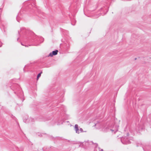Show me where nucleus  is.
<instances>
[{"label":"nucleus","instance_id":"nucleus-1","mask_svg":"<svg viewBox=\"0 0 151 151\" xmlns=\"http://www.w3.org/2000/svg\"><path fill=\"white\" fill-rule=\"evenodd\" d=\"M58 51L57 50L53 51L52 52H50V53L49 56L51 57H52L53 55H55L58 54Z\"/></svg>","mask_w":151,"mask_h":151},{"label":"nucleus","instance_id":"nucleus-2","mask_svg":"<svg viewBox=\"0 0 151 151\" xmlns=\"http://www.w3.org/2000/svg\"><path fill=\"white\" fill-rule=\"evenodd\" d=\"M23 121L25 123H30L29 118H28L27 116L24 118Z\"/></svg>","mask_w":151,"mask_h":151},{"label":"nucleus","instance_id":"nucleus-3","mask_svg":"<svg viewBox=\"0 0 151 151\" xmlns=\"http://www.w3.org/2000/svg\"><path fill=\"white\" fill-rule=\"evenodd\" d=\"M75 129L76 131V133L78 134H79L80 132L79 131L78 126V124H76L75 125Z\"/></svg>","mask_w":151,"mask_h":151},{"label":"nucleus","instance_id":"nucleus-4","mask_svg":"<svg viewBox=\"0 0 151 151\" xmlns=\"http://www.w3.org/2000/svg\"><path fill=\"white\" fill-rule=\"evenodd\" d=\"M20 30L21 32H22V33H23L24 32H25L26 29L24 27H22L21 28Z\"/></svg>","mask_w":151,"mask_h":151},{"label":"nucleus","instance_id":"nucleus-5","mask_svg":"<svg viewBox=\"0 0 151 151\" xmlns=\"http://www.w3.org/2000/svg\"><path fill=\"white\" fill-rule=\"evenodd\" d=\"M42 73V72H41L40 73H39L37 75V80H38L41 74Z\"/></svg>","mask_w":151,"mask_h":151},{"label":"nucleus","instance_id":"nucleus-6","mask_svg":"<svg viewBox=\"0 0 151 151\" xmlns=\"http://www.w3.org/2000/svg\"><path fill=\"white\" fill-rule=\"evenodd\" d=\"M29 119L30 123L34 122V119H33L32 118H31V117L29 118Z\"/></svg>","mask_w":151,"mask_h":151},{"label":"nucleus","instance_id":"nucleus-7","mask_svg":"<svg viewBox=\"0 0 151 151\" xmlns=\"http://www.w3.org/2000/svg\"><path fill=\"white\" fill-rule=\"evenodd\" d=\"M80 131L81 132H83V129L81 128H80Z\"/></svg>","mask_w":151,"mask_h":151},{"label":"nucleus","instance_id":"nucleus-8","mask_svg":"<svg viewBox=\"0 0 151 151\" xmlns=\"http://www.w3.org/2000/svg\"><path fill=\"white\" fill-rule=\"evenodd\" d=\"M17 20L18 22H19V20H18V16H17L16 17Z\"/></svg>","mask_w":151,"mask_h":151},{"label":"nucleus","instance_id":"nucleus-9","mask_svg":"<svg viewBox=\"0 0 151 151\" xmlns=\"http://www.w3.org/2000/svg\"><path fill=\"white\" fill-rule=\"evenodd\" d=\"M14 93H15V94H16V93L15 92H14ZM17 95L18 96H19V94H18V93H17Z\"/></svg>","mask_w":151,"mask_h":151},{"label":"nucleus","instance_id":"nucleus-10","mask_svg":"<svg viewBox=\"0 0 151 151\" xmlns=\"http://www.w3.org/2000/svg\"><path fill=\"white\" fill-rule=\"evenodd\" d=\"M2 46V44L0 43V47H1Z\"/></svg>","mask_w":151,"mask_h":151},{"label":"nucleus","instance_id":"nucleus-11","mask_svg":"<svg viewBox=\"0 0 151 151\" xmlns=\"http://www.w3.org/2000/svg\"><path fill=\"white\" fill-rule=\"evenodd\" d=\"M103 151V149H101V150H99V151Z\"/></svg>","mask_w":151,"mask_h":151},{"label":"nucleus","instance_id":"nucleus-12","mask_svg":"<svg viewBox=\"0 0 151 151\" xmlns=\"http://www.w3.org/2000/svg\"><path fill=\"white\" fill-rule=\"evenodd\" d=\"M21 44L22 45H24L22 43H21Z\"/></svg>","mask_w":151,"mask_h":151},{"label":"nucleus","instance_id":"nucleus-13","mask_svg":"<svg viewBox=\"0 0 151 151\" xmlns=\"http://www.w3.org/2000/svg\"><path fill=\"white\" fill-rule=\"evenodd\" d=\"M97 124H95V125H97Z\"/></svg>","mask_w":151,"mask_h":151},{"label":"nucleus","instance_id":"nucleus-14","mask_svg":"<svg viewBox=\"0 0 151 151\" xmlns=\"http://www.w3.org/2000/svg\"><path fill=\"white\" fill-rule=\"evenodd\" d=\"M18 39H19V38H17V40H18Z\"/></svg>","mask_w":151,"mask_h":151}]
</instances>
